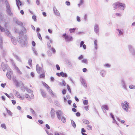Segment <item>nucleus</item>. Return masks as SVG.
<instances>
[{
  "mask_svg": "<svg viewBox=\"0 0 135 135\" xmlns=\"http://www.w3.org/2000/svg\"><path fill=\"white\" fill-rule=\"evenodd\" d=\"M114 9H115L118 7L124 10L125 7V4L123 3H120L119 2H117L114 3L113 5Z\"/></svg>",
  "mask_w": 135,
  "mask_h": 135,
  "instance_id": "f257e3e1",
  "label": "nucleus"
},
{
  "mask_svg": "<svg viewBox=\"0 0 135 135\" xmlns=\"http://www.w3.org/2000/svg\"><path fill=\"white\" fill-rule=\"evenodd\" d=\"M122 106L123 109L126 111H128V108H129L128 103L126 101H125L124 103H122Z\"/></svg>",
  "mask_w": 135,
  "mask_h": 135,
  "instance_id": "f03ea898",
  "label": "nucleus"
},
{
  "mask_svg": "<svg viewBox=\"0 0 135 135\" xmlns=\"http://www.w3.org/2000/svg\"><path fill=\"white\" fill-rule=\"evenodd\" d=\"M62 37L67 41H70L73 39V38L71 36L67 35L66 33L62 35Z\"/></svg>",
  "mask_w": 135,
  "mask_h": 135,
  "instance_id": "7ed1b4c3",
  "label": "nucleus"
},
{
  "mask_svg": "<svg viewBox=\"0 0 135 135\" xmlns=\"http://www.w3.org/2000/svg\"><path fill=\"white\" fill-rule=\"evenodd\" d=\"M36 70L37 72L38 73H40L41 72L43 71V66L41 67L38 64L37 65L36 67Z\"/></svg>",
  "mask_w": 135,
  "mask_h": 135,
  "instance_id": "20e7f679",
  "label": "nucleus"
},
{
  "mask_svg": "<svg viewBox=\"0 0 135 135\" xmlns=\"http://www.w3.org/2000/svg\"><path fill=\"white\" fill-rule=\"evenodd\" d=\"M25 97L29 100H31L32 99L34 98V95L32 94H31L30 96L27 94H26Z\"/></svg>",
  "mask_w": 135,
  "mask_h": 135,
  "instance_id": "39448f33",
  "label": "nucleus"
},
{
  "mask_svg": "<svg viewBox=\"0 0 135 135\" xmlns=\"http://www.w3.org/2000/svg\"><path fill=\"white\" fill-rule=\"evenodd\" d=\"M56 113L58 119L60 120L61 119V116L62 115V113L60 110H58L56 112Z\"/></svg>",
  "mask_w": 135,
  "mask_h": 135,
  "instance_id": "423d86ee",
  "label": "nucleus"
},
{
  "mask_svg": "<svg viewBox=\"0 0 135 135\" xmlns=\"http://www.w3.org/2000/svg\"><path fill=\"white\" fill-rule=\"evenodd\" d=\"M101 108L102 110L104 112H106V110H107L109 109V108L108 106L107 105H104L102 106Z\"/></svg>",
  "mask_w": 135,
  "mask_h": 135,
  "instance_id": "0eeeda50",
  "label": "nucleus"
},
{
  "mask_svg": "<svg viewBox=\"0 0 135 135\" xmlns=\"http://www.w3.org/2000/svg\"><path fill=\"white\" fill-rule=\"evenodd\" d=\"M17 97L19 98L21 100H23L25 99V97L23 95L20 94L19 93H16Z\"/></svg>",
  "mask_w": 135,
  "mask_h": 135,
  "instance_id": "6e6552de",
  "label": "nucleus"
},
{
  "mask_svg": "<svg viewBox=\"0 0 135 135\" xmlns=\"http://www.w3.org/2000/svg\"><path fill=\"white\" fill-rule=\"evenodd\" d=\"M16 4L18 7V9H20V7L19 6H21L22 4V3L20 0H16Z\"/></svg>",
  "mask_w": 135,
  "mask_h": 135,
  "instance_id": "1a4fd4ad",
  "label": "nucleus"
},
{
  "mask_svg": "<svg viewBox=\"0 0 135 135\" xmlns=\"http://www.w3.org/2000/svg\"><path fill=\"white\" fill-rule=\"evenodd\" d=\"M84 42L83 41H81L80 44V47H81L83 46V48L85 49H86V45L85 44H84Z\"/></svg>",
  "mask_w": 135,
  "mask_h": 135,
  "instance_id": "9d476101",
  "label": "nucleus"
},
{
  "mask_svg": "<svg viewBox=\"0 0 135 135\" xmlns=\"http://www.w3.org/2000/svg\"><path fill=\"white\" fill-rule=\"evenodd\" d=\"M94 28V30L95 32L96 33L98 32L99 31L98 26L96 24L95 25Z\"/></svg>",
  "mask_w": 135,
  "mask_h": 135,
  "instance_id": "9b49d317",
  "label": "nucleus"
},
{
  "mask_svg": "<svg viewBox=\"0 0 135 135\" xmlns=\"http://www.w3.org/2000/svg\"><path fill=\"white\" fill-rule=\"evenodd\" d=\"M42 73V74H41L40 75V78H44L45 77V73L44 70H43V71L41 72Z\"/></svg>",
  "mask_w": 135,
  "mask_h": 135,
  "instance_id": "f8f14e48",
  "label": "nucleus"
},
{
  "mask_svg": "<svg viewBox=\"0 0 135 135\" xmlns=\"http://www.w3.org/2000/svg\"><path fill=\"white\" fill-rule=\"evenodd\" d=\"M51 114L52 117H54L55 114V112L53 109H51Z\"/></svg>",
  "mask_w": 135,
  "mask_h": 135,
  "instance_id": "ddd939ff",
  "label": "nucleus"
},
{
  "mask_svg": "<svg viewBox=\"0 0 135 135\" xmlns=\"http://www.w3.org/2000/svg\"><path fill=\"white\" fill-rule=\"evenodd\" d=\"M48 47L49 48V49L51 50L52 52H55V49L53 48H52L51 47L50 45H48Z\"/></svg>",
  "mask_w": 135,
  "mask_h": 135,
  "instance_id": "4468645a",
  "label": "nucleus"
},
{
  "mask_svg": "<svg viewBox=\"0 0 135 135\" xmlns=\"http://www.w3.org/2000/svg\"><path fill=\"white\" fill-rule=\"evenodd\" d=\"M42 84L44 86L47 88L48 89H50V87L45 83L42 82Z\"/></svg>",
  "mask_w": 135,
  "mask_h": 135,
  "instance_id": "2eb2a0df",
  "label": "nucleus"
},
{
  "mask_svg": "<svg viewBox=\"0 0 135 135\" xmlns=\"http://www.w3.org/2000/svg\"><path fill=\"white\" fill-rule=\"evenodd\" d=\"M61 76L62 77H67V75L66 73H64L63 72H61Z\"/></svg>",
  "mask_w": 135,
  "mask_h": 135,
  "instance_id": "dca6fc26",
  "label": "nucleus"
},
{
  "mask_svg": "<svg viewBox=\"0 0 135 135\" xmlns=\"http://www.w3.org/2000/svg\"><path fill=\"white\" fill-rule=\"evenodd\" d=\"M81 61L82 62H83V63L85 64H88V60L86 59H84L83 60Z\"/></svg>",
  "mask_w": 135,
  "mask_h": 135,
  "instance_id": "f3484780",
  "label": "nucleus"
},
{
  "mask_svg": "<svg viewBox=\"0 0 135 135\" xmlns=\"http://www.w3.org/2000/svg\"><path fill=\"white\" fill-rule=\"evenodd\" d=\"M86 131L84 128L81 129V133L83 135H87L86 134L84 133Z\"/></svg>",
  "mask_w": 135,
  "mask_h": 135,
  "instance_id": "a211bd4d",
  "label": "nucleus"
},
{
  "mask_svg": "<svg viewBox=\"0 0 135 135\" xmlns=\"http://www.w3.org/2000/svg\"><path fill=\"white\" fill-rule=\"evenodd\" d=\"M75 29L76 28H70L69 29V31H70V33H72L74 32Z\"/></svg>",
  "mask_w": 135,
  "mask_h": 135,
  "instance_id": "6ab92c4d",
  "label": "nucleus"
},
{
  "mask_svg": "<svg viewBox=\"0 0 135 135\" xmlns=\"http://www.w3.org/2000/svg\"><path fill=\"white\" fill-rule=\"evenodd\" d=\"M15 69L17 71L18 73H19V74H22L21 72L17 67H15Z\"/></svg>",
  "mask_w": 135,
  "mask_h": 135,
  "instance_id": "aec40b11",
  "label": "nucleus"
},
{
  "mask_svg": "<svg viewBox=\"0 0 135 135\" xmlns=\"http://www.w3.org/2000/svg\"><path fill=\"white\" fill-rule=\"evenodd\" d=\"M37 36L38 38L41 40H42L41 36L39 32H38L37 33Z\"/></svg>",
  "mask_w": 135,
  "mask_h": 135,
  "instance_id": "412c9836",
  "label": "nucleus"
},
{
  "mask_svg": "<svg viewBox=\"0 0 135 135\" xmlns=\"http://www.w3.org/2000/svg\"><path fill=\"white\" fill-rule=\"evenodd\" d=\"M71 122L73 127L74 128H75L76 127V125L74 122L73 120H71Z\"/></svg>",
  "mask_w": 135,
  "mask_h": 135,
  "instance_id": "4be33fe9",
  "label": "nucleus"
},
{
  "mask_svg": "<svg viewBox=\"0 0 135 135\" xmlns=\"http://www.w3.org/2000/svg\"><path fill=\"white\" fill-rule=\"evenodd\" d=\"M49 93L51 95V96H54V94L53 93V92L52 91V90L50 89H49Z\"/></svg>",
  "mask_w": 135,
  "mask_h": 135,
  "instance_id": "5701e85b",
  "label": "nucleus"
},
{
  "mask_svg": "<svg viewBox=\"0 0 135 135\" xmlns=\"http://www.w3.org/2000/svg\"><path fill=\"white\" fill-rule=\"evenodd\" d=\"M87 129L88 130H92V126L90 125H88L87 126Z\"/></svg>",
  "mask_w": 135,
  "mask_h": 135,
  "instance_id": "b1692460",
  "label": "nucleus"
},
{
  "mask_svg": "<svg viewBox=\"0 0 135 135\" xmlns=\"http://www.w3.org/2000/svg\"><path fill=\"white\" fill-rule=\"evenodd\" d=\"M97 40H95L94 41V44L95 45V47L96 49H97Z\"/></svg>",
  "mask_w": 135,
  "mask_h": 135,
  "instance_id": "393cba45",
  "label": "nucleus"
},
{
  "mask_svg": "<svg viewBox=\"0 0 135 135\" xmlns=\"http://www.w3.org/2000/svg\"><path fill=\"white\" fill-rule=\"evenodd\" d=\"M28 63L29 65L31 66L32 63V60L31 59H29L28 61Z\"/></svg>",
  "mask_w": 135,
  "mask_h": 135,
  "instance_id": "a878e982",
  "label": "nucleus"
},
{
  "mask_svg": "<svg viewBox=\"0 0 135 135\" xmlns=\"http://www.w3.org/2000/svg\"><path fill=\"white\" fill-rule=\"evenodd\" d=\"M41 94L43 97H45L46 96V94L45 93L44 91H41Z\"/></svg>",
  "mask_w": 135,
  "mask_h": 135,
  "instance_id": "bb28decb",
  "label": "nucleus"
},
{
  "mask_svg": "<svg viewBox=\"0 0 135 135\" xmlns=\"http://www.w3.org/2000/svg\"><path fill=\"white\" fill-rule=\"evenodd\" d=\"M84 123L86 124H89V121L86 120H84L83 121Z\"/></svg>",
  "mask_w": 135,
  "mask_h": 135,
  "instance_id": "cd10ccee",
  "label": "nucleus"
},
{
  "mask_svg": "<svg viewBox=\"0 0 135 135\" xmlns=\"http://www.w3.org/2000/svg\"><path fill=\"white\" fill-rule=\"evenodd\" d=\"M61 121L63 123H65L66 122V119L65 117H62L61 118Z\"/></svg>",
  "mask_w": 135,
  "mask_h": 135,
  "instance_id": "c85d7f7f",
  "label": "nucleus"
},
{
  "mask_svg": "<svg viewBox=\"0 0 135 135\" xmlns=\"http://www.w3.org/2000/svg\"><path fill=\"white\" fill-rule=\"evenodd\" d=\"M1 127L3 128H4L6 129V127L5 124H1Z\"/></svg>",
  "mask_w": 135,
  "mask_h": 135,
  "instance_id": "c756f323",
  "label": "nucleus"
},
{
  "mask_svg": "<svg viewBox=\"0 0 135 135\" xmlns=\"http://www.w3.org/2000/svg\"><path fill=\"white\" fill-rule=\"evenodd\" d=\"M67 89H68V91H69V92L70 93H71V90L69 86V85H67Z\"/></svg>",
  "mask_w": 135,
  "mask_h": 135,
  "instance_id": "7c9ffc66",
  "label": "nucleus"
},
{
  "mask_svg": "<svg viewBox=\"0 0 135 135\" xmlns=\"http://www.w3.org/2000/svg\"><path fill=\"white\" fill-rule=\"evenodd\" d=\"M7 112L9 115L11 116H12V113L10 111L7 109Z\"/></svg>",
  "mask_w": 135,
  "mask_h": 135,
  "instance_id": "2f4dec72",
  "label": "nucleus"
},
{
  "mask_svg": "<svg viewBox=\"0 0 135 135\" xmlns=\"http://www.w3.org/2000/svg\"><path fill=\"white\" fill-rule=\"evenodd\" d=\"M83 103L85 105H87L88 103V101L87 100H85L84 101Z\"/></svg>",
  "mask_w": 135,
  "mask_h": 135,
  "instance_id": "473e14b6",
  "label": "nucleus"
},
{
  "mask_svg": "<svg viewBox=\"0 0 135 135\" xmlns=\"http://www.w3.org/2000/svg\"><path fill=\"white\" fill-rule=\"evenodd\" d=\"M117 30L119 32V35H122L123 34V32L121 31L118 29Z\"/></svg>",
  "mask_w": 135,
  "mask_h": 135,
  "instance_id": "72a5a7b5",
  "label": "nucleus"
},
{
  "mask_svg": "<svg viewBox=\"0 0 135 135\" xmlns=\"http://www.w3.org/2000/svg\"><path fill=\"white\" fill-rule=\"evenodd\" d=\"M36 17L35 16L33 15L32 16V18L34 20V21H36Z\"/></svg>",
  "mask_w": 135,
  "mask_h": 135,
  "instance_id": "f704fd0d",
  "label": "nucleus"
},
{
  "mask_svg": "<svg viewBox=\"0 0 135 135\" xmlns=\"http://www.w3.org/2000/svg\"><path fill=\"white\" fill-rule=\"evenodd\" d=\"M129 87L131 89H134L135 88V86L134 85H131L129 86Z\"/></svg>",
  "mask_w": 135,
  "mask_h": 135,
  "instance_id": "c9c22d12",
  "label": "nucleus"
},
{
  "mask_svg": "<svg viewBox=\"0 0 135 135\" xmlns=\"http://www.w3.org/2000/svg\"><path fill=\"white\" fill-rule=\"evenodd\" d=\"M83 0H80V3L79 4H78L79 6L81 4L83 3Z\"/></svg>",
  "mask_w": 135,
  "mask_h": 135,
  "instance_id": "e433bc0d",
  "label": "nucleus"
},
{
  "mask_svg": "<svg viewBox=\"0 0 135 135\" xmlns=\"http://www.w3.org/2000/svg\"><path fill=\"white\" fill-rule=\"evenodd\" d=\"M83 57V56L82 55H81L78 57L79 59L80 60L82 59Z\"/></svg>",
  "mask_w": 135,
  "mask_h": 135,
  "instance_id": "4c0bfd02",
  "label": "nucleus"
},
{
  "mask_svg": "<svg viewBox=\"0 0 135 135\" xmlns=\"http://www.w3.org/2000/svg\"><path fill=\"white\" fill-rule=\"evenodd\" d=\"M56 66L57 68V69L58 70H59L60 69V67L58 65H56Z\"/></svg>",
  "mask_w": 135,
  "mask_h": 135,
  "instance_id": "58836bf2",
  "label": "nucleus"
},
{
  "mask_svg": "<svg viewBox=\"0 0 135 135\" xmlns=\"http://www.w3.org/2000/svg\"><path fill=\"white\" fill-rule=\"evenodd\" d=\"M12 103L13 105L15 104L16 103V101L15 100H12Z\"/></svg>",
  "mask_w": 135,
  "mask_h": 135,
  "instance_id": "ea45409f",
  "label": "nucleus"
},
{
  "mask_svg": "<svg viewBox=\"0 0 135 135\" xmlns=\"http://www.w3.org/2000/svg\"><path fill=\"white\" fill-rule=\"evenodd\" d=\"M6 85V83H5L4 84L2 83L1 84V86L3 87V88H4L5 87V86Z\"/></svg>",
  "mask_w": 135,
  "mask_h": 135,
  "instance_id": "a19ab883",
  "label": "nucleus"
},
{
  "mask_svg": "<svg viewBox=\"0 0 135 135\" xmlns=\"http://www.w3.org/2000/svg\"><path fill=\"white\" fill-rule=\"evenodd\" d=\"M62 94H65L66 93V91L65 89H63L62 91Z\"/></svg>",
  "mask_w": 135,
  "mask_h": 135,
  "instance_id": "79ce46f5",
  "label": "nucleus"
},
{
  "mask_svg": "<svg viewBox=\"0 0 135 135\" xmlns=\"http://www.w3.org/2000/svg\"><path fill=\"white\" fill-rule=\"evenodd\" d=\"M32 45L33 46H35L36 45V43L35 42L33 41L32 42Z\"/></svg>",
  "mask_w": 135,
  "mask_h": 135,
  "instance_id": "37998d69",
  "label": "nucleus"
},
{
  "mask_svg": "<svg viewBox=\"0 0 135 135\" xmlns=\"http://www.w3.org/2000/svg\"><path fill=\"white\" fill-rule=\"evenodd\" d=\"M38 121L41 124H43L44 123L43 121L41 120H39Z\"/></svg>",
  "mask_w": 135,
  "mask_h": 135,
  "instance_id": "c03bdc74",
  "label": "nucleus"
},
{
  "mask_svg": "<svg viewBox=\"0 0 135 135\" xmlns=\"http://www.w3.org/2000/svg\"><path fill=\"white\" fill-rule=\"evenodd\" d=\"M77 20L78 22H80V18L79 16H77Z\"/></svg>",
  "mask_w": 135,
  "mask_h": 135,
  "instance_id": "a18cd8bd",
  "label": "nucleus"
},
{
  "mask_svg": "<svg viewBox=\"0 0 135 135\" xmlns=\"http://www.w3.org/2000/svg\"><path fill=\"white\" fill-rule=\"evenodd\" d=\"M85 109L86 110H89L88 106H86L84 107Z\"/></svg>",
  "mask_w": 135,
  "mask_h": 135,
  "instance_id": "49530a36",
  "label": "nucleus"
},
{
  "mask_svg": "<svg viewBox=\"0 0 135 135\" xmlns=\"http://www.w3.org/2000/svg\"><path fill=\"white\" fill-rule=\"evenodd\" d=\"M66 4L68 6H69L70 5V3L68 1H66Z\"/></svg>",
  "mask_w": 135,
  "mask_h": 135,
  "instance_id": "de8ad7c7",
  "label": "nucleus"
},
{
  "mask_svg": "<svg viewBox=\"0 0 135 135\" xmlns=\"http://www.w3.org/2000/svg\"><path fill=\"white\" fill-rule=\"evenodd\" d=\"M116 15L117 16L119 17L121 16V14L120 13H116Z\"/></svg>",
  "mask_w": 135,
  "mask_h": 135,
  "instance_id": "09e8293b",
  "label": "nucleus"
},
{
  "mask_svg": "<svg viewBox=\"0 0 135 135\" xmlns=\"http://www.w3.org/2000/svg\"><path fill=\"white\" fill-rule=\"evenodd\" d=\"M87 71V69L86 68H84L83 69V71L84 72H85Z\"/></svg>",
  "mask_w": 135,
  "mask_h": 135,
  "instance_id": "8fccbe9b",
  "label": "nucleus"
},
{
  "mask_svg": "<svg viewBox=\"0 0 135 135\" xmlns=\"http://www.w3.org/2000/svg\"><path fill=\"white\" fill-rule=\"evenodd\" d=\"M27 117L28 118H29L31 119H32V117L30 115H27Z\"/></svg>",
  "mask_w": 135,
  "mask_h": 135,
  "instance_id": "3c124183",
  "label": "nucleus"
},
{
  "mask_svg": "<svg viewBox=\"0 0 135 135\" xmlns=\"http://www.w3.org/2000/svg\"><path fill=\"white\" fill-rule=\"evenodd\" d=\"M7 75L8 77H9L10 78H11V76L10 75V74L9 73H7Z\"/></svg>",
  "mask_w": 135,
  "mask_h": 135,
  "instance_id": "603ef678",
  "label": "nucleus"
},
{
  "mask_svg": "<svg viewBox=\"0 0 135 135\" xmlns=\"http://www.w3.org/2000/svg\"><path fill=\"white\" fill-rule=\"evenodd\" d=\"M4 94L9 98H10V97L8 94L6 93H5Z\"/></svg>",
  "mask_w": 135,
  "mask_h": 135,
  "instance_id": "864d4df0",
  "label": "nucleus"
},
{
  "mask_svg": "<svg viewBox=\"0 0 135 135\" xmlns=\"http://www.w3.org/2000/svg\"><path fill=\"white\" fill-rule=\"evenodd\" d=\"M57 75L59 76H61V73H57L56 74Z\"/></svg>",
  "mask_w": 135,
  "mask_h": 135,
  "instance_id": "5fc2aeb1",
  "label": "nucleus"
},
{
  "mask_svg": "<svg viewBox=\"0 0 135 135\" xmlns=\"http://www.w3.org/2000/svg\"><path fill=\"white\" fill-rule=\"evenodd\" d=\"M46 126L47 129H50V127L48 124H46Z\"/></svg>",
  "mask_w": 135,
  "mask_h": 135,
  "instance_id": "6e6d98bb",
  "label": "nucleus"
},
{
  "mask_svg": "<svg viewBox=\"0 0 135 135\" xmlns=\"http://www.w3.org/2000/svg\"><path fill=\"white\" fill-rule=\"evenodd\" d=\"M75 100L77 102H78L79 101V100L78 99V98L76 97H75Z\"/></svg>",
  "mask_w": 135,
  "mask_h": 135,
  "instance_id": "4d7b16f0",
  "label": "nucleus"
},
{
  "mask_svg": "<svg viewBox=\"0 0 135 135\" xmlns=\"http://www.w3.org/2000/svg\"><path fill=\"white\" fill-rule=\"evenodd\" d=\"M104 66L106 67H109L110 66V65L108 64H106Z\"/></svg>",
  "mask_w": 135,
  "mask_h": 135,
  "instance_id": "13d9d810",
  "label": "nucleus"
},
{
  "mask_svg": "<svg viewBox=\"0 0 135 135\" xmlns=\"http://www.w3.org/2000/svg\"><path fill=\"white\" fill-rule=\"evenodd\" d=\"M42 14L43 15L45 16V17L46 16V13L45 12H42Z\"/></svg>",
  "mask_w": 135,
  "mask_h": 135,
  "instance_id": "bf43d9fd",
  "label": "nucleus"
},
{
  "mask_svg": "<svg viewBox=\"0 0 135 135\" xmlns=\"http://www.w3.org/2000/svg\"><path fill=\"white\" fill-rule=\"evenodd\" d=\"M76 115L77 116H79L80 115V114L79 112H77L76 113Z\"/></svg>",
  "mask_w": 135,
  "mask_h": 135,
  "instance_id": "052dcab7",
  "label": "nucleus"
},
{
  "mask_svg": "<svg viewBox=\"0 0 135 135\" xmlns=\"http://www.w3.org/2000/svg\"><path fill=\"white\" fill-rule=\"evenodd\" d=\"M110 115L112 117V118L113 119H114V117L113 115L112 114V113H111L110 114Z\"/></svg>",
  "mask_w": 135,
  "mask_h": 135,
  "instance_id": "680f3d73",
  "label": "nucleus"
},
{
  "mask_svg": "<svg viewBox=\"0 0 135 135\" xmlns=\"http://www.w3.org/2000/svg\"><path fill=\"white\" fill-rule=\"evenodd\" d=\"M72 110L74 112H75L76 111V109H75V108H73L72 109Z\"/></svg>",
  "mask_w": 135,
  "mask_h": 135,
  "instance_id": "e2e57ef3",
  "label": "nucleus"
},
{
  "mask_svg": "<svg viewBox=\"0 0 135 135\" xmlns=\"http://www.w3.org/2000/svg\"><path fill=\"white\" fill-rule=\"evenodd\" d=\"M68 103L69 104H71V100H68Z\"/></svg>",
  "mask_w": 135,
  "mask_h": 135,
  "instance_id": "0e129e2a",
  "label": "nucleus"
},
{
  "mask_svg": "<svg viewBox=\"0 0 135 135\" xmlns=\"http://www.w3.org/2000/svg\"><path fill=\"white\" fill-rule=\"evenodd\" d=\"M22 15H23L24 14V13L23 11V10H21L20 11Z\"/></svg>",
  "mask_w": 135,
  "mask_h": 135,
  "instance_id": "69168bd1",
  "label": "nucleus"
},
{
  "mask_svg": "<svg viewBox=\"0 0 135 135\" xmlns=\"http://www.w3.org/2000/svg\"><path fill=\"white\" fill-rule=\"evenodd\" d=\"M30 110H31V112L33 114H35V112L34 111V110L32 109H30Z\"/></svg>",
  "mask_w": 135,
  "mask_h": 135,
  "instance_id": "338daca9",
  "label": "nucleus"
},
{
  "mask_svg": "<svg viewBox=\"0 0 135 135\" xmlns=\"http://www.w3.org/2000/svg\"><path fill=\"white\" fill-rule=\"evenodd\" d=\"M73 106L74 108H76L77 106H76V104L75 103H74L73 104Z\"/></svg>",
  "mask_w": 135,
  "mask_h": 135,
  "instance_id": "774afa93",
  "label": "nucleus"
}]
</instances>
